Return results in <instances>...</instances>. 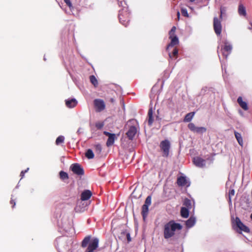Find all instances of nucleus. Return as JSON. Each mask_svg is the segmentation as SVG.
I'll return each instance as SVG.
<instances>
[{
  "mask_svg": "<svg viewBox=\"0 0 252 252\" xmlns=\"http://www.w3.org/2000/svg\"><path fill=\"white\" fill-rule=\"evenodd\" d=\"M182 226L174 220H170L166 223L163 227V236L165 239H168L174 236L176 230H181Z\"/></svg>",
  "mask_w": 252,
  "mask_h": 252,
  "instance_id": "obj_1",
  "label": "nucleus"
},
{
  "mask_svg": "<svg viewBox=\"0 0 252 252\" xmlns=\"http://www.w3.org/2000/svg\"><path fill=\"white\" fill-rule=\"evenodd\" d=\"M91 236L89 235L84 238L81 243V247L86 248L88 246L85 252H95L98 247L99 240L95 238L91 240Z\"/></svg>",
  "mask_w": 252,
  "mask_h": 252,
  "instance_id": "obj_2",
  "label": "nucleus"
},
{
  "mask_svg": "<svg viewBox=\"0 0 252 252\" xmlns=\"http://www.w3.org/2000/svg\"><path fill=\"white\" fill-rule=\"evenodd\" d=\"M130 12L127 7H125L120 10L119 19L120 22L125 27H126L130 21Z\"/></svg>",
  "mask_w": 252,
  "mask_h": 252,
  "instance_id": "obj_3",
  "label": "nucleus"
},
{
  "mask_svg": "<svg viewBox=\"0 0 252 252\" xmlns=\"http://www.w3.org/2000/svg\"><path fill=\"white\" fill-rule=\"evenodd\" d=\"M176 30V27L173 26L169 32V38L171 39V42L167 46V50H169L170 47H172L179 43L178 38L175 34Z\"/></svg>",
  "mask_w": 252,
  "mask_h": 252,
  "instance_id": "obj_4",
  "label": "nucleus"
},
{
  "mask_svg": "<svg viewBox=\"0 0 252 252\" xmlns=\"http://www.w3.org/2000/svg\"><path fill=\"white\" fill-rule=\"evenodd\" d=\"M233 226L238 232L244 231L249 232L250 229L244 225L238 217H236L234 221L233 222Z\"/></svg>",
  "mask_w": 252,
  "mask_h": 252,
  "instance_id": "obj_5",
  "label": "nucleus"
},
{
  "mask_svg": "<svg viewBox=\"0 0 252 252\" xmlns=\"http://www.w3.org/2000/svg\"><path fill=\"white\" fill-rule=\"evenodd\" d=\"M159 147L162 152V156L166 158L168 157L170 148V142L166 139L162 141L160 143Z\"/></svg>",
  "mask_w": 252,
  "mask_h": 252,
  "instance_id": "obj_6",
  "label": "nucleus"
},
{
  "mask_svg": "<svg viewBox=\"0 0 252 252\" xmlns=\"http://www.w3.org/2000/svg\"><path fill=\"white\" fill-rule=\"evenodd\" d=\"M223 45L221 46V50L222 55L225 58H226L231 53L232 46L230 42L226 40L223 41Z\"/></svg>",
  "mask_w": 252,
  "mask_h": 252,
  "instance_id": "obj_7",
  "label": "nucleus"
},
{
  "mask_svg": "<svg viewBox=\"0 0 252 252\" xmlns=\"http://www.w3.org/2000/svg\"><path fill=\"white\" fill-rule=\"evenodd\" d=\"M222 19L215 17L213 20V28L215 32L217 35H220L222 31L221 22Z\"/></svg>",
  "mask_w": 252,
  "mask_h": 252,
  "instance_id": "obj_8",
  "label": "nucleus"
},
{
  "mask_svg": "<svg viewBox=\"0 0 252 252\" xmlns=\"http://www.w3.org/2000/svg\"><path fill=\"white\" fill-rule=\"evenodd\" d=\"M94 105L96 112H100L105 109V104L102 99H95L94 100Z\"/></svg>",
  "mask_w": 252,
  "mask_h": 252,
  "instance_id": "obj_9",
  "label": "nucleus"
},
{
  "mask_svg": "<svg viewBox=\"0 0 252 252\" xmlns=\"http://www.w3.org/2000/svg\"><path fill=\"white\" fill-rule=\"evenodd\" d=\"M188 127L189 129L192 132L199 134L203 133L205 132L207 130L206 128L205 127L196 126L195 125L192 123H189L188 125Z\"/></svg>",
  "mask_w": 252,
  "mask_h": 252,
  "instance_id": "obj_10",
  "label": "nucleus"
},
{
  "mask_svg": "<svg viewBox=\"0 0 252 252\" xmlns=\"http://www.w3.org/2000/svg\"><path fill=\"white\" fill-rule=\"evenodd\" d=\"M70 168L71 171L75 174L80 176L83 175L84 174L83 168L79 163L72 164Z\"/></svg>",
  "mask_w": 252,
  "mask_h": 252,
  "instance_id": "obj_11",
  "label": "nucleus"
},
{
  "mask_svg": "<svg viewBox=\"0 0 252 252\" xmlns=\"http://www.w3.org/2000/svg\"><path fill=\"white\" fill-rule=\"evenodd\" d=\"M137 133V128L135 126H130L126 133V134L129 140H132Z\"/></svg>",
  "mask_w": 252,
  "mask_h": 252,
  "instance_id": "obj_12",
  "label": "nucleus"
},
{
  "mask_svg": "<svg viewBox=\"0 0 252 252\" xmlns=\"http://www.w3.org/2000/svg\"><path fill=\"white\" fill-rule=\"evenodd\" d=\"M193 162L196 166L199 167H202L205 165V160L199 157L194 158Z\"/></svg>",
  "mask_w": 252,
  "mask_h": 252,
  "instance_id": "obj_13",
  "label": "nucleus"
},
{
  "mask_svg": "<svg viewBox=\"0 0 252 252\" xmlns=\"http://www.w3.org/2000/svg\"><path fill=\"white\" fill-rule=\"evenodd\" d=\"M92 195V193L90 190H85L81 194V199L82 201L88 200L91 197Z\"/></svg>",
  "mask_w": 252,
  "mask_h": 252,
  "instance_id": "obj_14",
  "label": "nucleus"
},
{
  "mask_svg": "<svg viewBox=\"0 0 252 252\" xmlns=\"http://www.w3.org/2000/svg\"><path fill=\"white\" fill-rule=\"evenodd\" d=\"M237 102L240 107L245 111L249 109V107L247 103L243 100V98L241 96H239L237 99Z\"/></svg>",
  "mask_w": 252,
  "mask_h": 252,
  "instance_id": "obj_15",
  "label": "nucleus"
},
{
  "mask_svg": "<svg viewBox=\"0 0 252 252\" xmlns=\"http://www.w3.org/2000/svg\"><path fill=\"white\" fill-rule=\"evenodd\" d=\"M77 104V101L75 98L65 100V104L66 106L70 108L74 107Z\"/></svg>",
  "mask_w": 252,
  "mask_h": 252,
  "instance_id": "obj_16",
  "label": "nucleus"
},
{
  "mask_svg": "<svg viewBox=\"0 0 252 252\" xmlns=\"http://www.w3.org/2000/svg\"><path fill=\"white\" fill-rule=\"evenodd\" d=\"M238 12L240 16L246 17L247 15L245 7L242 3L239 4L238 9Z\"/></svg>",
  "mask_w": 252,
  "mask_h": 252,
  "instance_id": "obj_17",
  "label": "nucleus"
},
{
  "mask_svg": "<svg viewBox=\"0 0 252 252\" xmlns=\"http://www.w3.org/2000/svg\"><path fill=\"white\" fill-rule=\"evenodd\" d=\"M148 125H149V126H151L154 122L153 111L152 110V108H150L149 109L148 112Z\"/></svg>",
  "mask_w": 252,
  "mask_h": 252,
  "instance_id": "obj_18",
  "label": "nucleus"
},
{
  "mask_svg": "<svg viewBox=\"0 0 252 252\" xmlns=\"http://www.w3.org/2000/svg\"><path fill=\"white\" fill-rule=\"evenodd\" d=\"M187 183V180L185 177L180 176L177 178V184L179 186H185L186 185Z\"/></svg>",
  "mask_w": 252,
  "mask_h": 252,
  "instance_id": "obj_19",
  "label": "nucleus"
},
{
  "mask_svg": "<svg viewBox=\"0 0 252 252\" xmlns=\"http://www.w3.org/2000/svg\"><path fill=\"white\" fill-rule=\"evenodd\" d=\"M149 206L147 205H143L142 207V212L141 214L143 218V219L145 220L146 217L147 216L148 211H149Z\"/></svg>",
  "mask_w": 252,
  "mask_h": 252,
  "instance_id": "obj_20",
  "label": "nucleus"
},
{
  "mask_svg": "<svg viewBox=\"0 0 252 252\" xmlns=\"http://www.w3.org/2000/svg\"><path fill=\"white\" fill-rule=\"evenodd\" d=\"M194 114H195L194 112H190V113H189L187 114H186L184 118V122H190L191 121V120L192 119L193 117H194Z\"/></svg>",
  "mask_w": 252,
  "mask_h": 252,
  "instance_id": "obj_21",
  "label": "nucleus"
},
{
  "mask_svg": "<svg viewBox=\"0 0 252 252\" xmlns=\"http://www.w3.org/2000/svg\"><path fill=\"white\" fill-rule=\"evenodd\" d=\"M195 222V218L193 217H190L189 219L187 220L186 224L188 227H191L194 225Z\"/></svg>",
  "mask_w": 252,
  "mask_h": 252,
  "instance_id": "obj_22",
  "label": "nucleus"
},
{
  "mask_svg": "<svg viewBox=\"0 0 252 252\" xmlns=\"http://www.w3.org/2000/svg\"><path fill=\"white\" fill-rule=\"evenodd\" d=\"M181 215L184 218H187L189 216V209L186 207H182L181 209Z\"/></svg>",
  "mask_w": 252,
  "mask_h": 252,
  "instance_id": "obj_23",
  "label": "nucleus"
},
{
  "mask_svg": "<svg viewBox=\"0 0 252 252\" xmlns=\"http://www.w3.org/2000/svg\"><path fill=\"white\" fill-rule=\"evenodd\" d=\"M116 139V135L115 134H113L111 136H109L108 137L107 141L106 142V145L107 147H110L113 145L115 140Z\"/></svg>",
  "mask_w": 252,
  "mask_h": 252,
  "instance_id": "obj_24",
  "label": "nucleus"
},
{
  "mask_svg": "<svg viewBox=\"0 0 252 252\" xmlns=\"http://www.w3.org/2000/svg\"><path fill=\"white\" fill-rule=\"evenodd\" d=\"M235 138H236L238 143L240 145L242 146L243 144V139L241 136V134L236 131H235L234 132Z\"/></svg>",
  "mask_w": 252,
  "mask_h": 252,
  "instance_id": "obj_25",
  "label": "nucleus"
},
{
  "mask_svg": "<svg viewBox=\"0 0 252 252\" xmlns=\"http://www.w3.org/2000/svg\"><path fill=\"white\" fill-rule=\"evenodd\" d=\"M64 137L62 135H60L59 137H57V138L56 140V144L57 145H59L61 144H63L64 143Z\"/></svg>",
  "mask_w": 252,
  "mask_h": 252,
  "instance_id": "obj_26",
  "label": "nucleus"
},
{
  "mask_svg": "<svg viewBox=\"0 0 252 252\" xmlns=\"http://www.w3.org/2000/svg\"><path fill=\"white\" fill-rule=\"evenodd\" d=\"M85 156L88 159H92L94 158V153L91 149H88L87 151Z\"/></svg>",
  "mask_w": 252,
  "mask_h": 252,
  "instance_id": "obj_27",
  "label": "nucleus"
},
{
  "mask_svg": "<svg viewBox=\"0 0 252 252\" xmlns=\"http://www.w3.org/2000/svg\"><path fill=\"white\" fill-rule=\"evenodd\" d=\"M183 205L186 207L187 208L191 209V201L188 198H186L184 200Z\"/></svg>",
  "mask_w": 252,
  "mask_h": 252,
  "instance_id": "obj_28",
  "label": "nucleus"
},
{
  "mask_svg": "<svg viewBox=\"0 0 252 252\" xmlns=\"http://www.w3.org/2000/svg\"><path fill=\"white\" fill-rule=\"evenodd\" d=\"M59 174L60 177L62 180H65L68 179V175L67 173L63 171H60Z\"/></svg>",
  "mask_w": 252,
  "mask_h": 252,
  "instance_id": "obj_29",
  "label": "nucleus"
},
{
  "mask_svg": "<svg viewBox=\"0 0 252 252\" xmlns=\"http://www.w3.org/2000/svg\"><path fill=\"white\" fill-rule=\"evenodd\" d=\"M178 54V50L176 48H174L172 53H169V56L170 58H177V56Z\"/></svg>",
  "mask_w": 252,
  "mask_h": 252,
  "instance_id": "obj_30",
  "label": "nucleus"
},
{
  "mask_svg": "<svg viewBox=\"0 0 252 252\" xmlns=\"http://www.w3.org/2000/svg\"><path fill=\"white\" fill-rule=\"evenodd\" d=\"M90 82L94 85V87H96L98 85V82L95 78V77L94 75H91L90 76Z\"/></svg>",
  "mask_w": 252,
  "mask_h": 252,
  "instance_id": "obj_31",
  "label": "nucleus"
},
{
  "mask_svg": "<svg viewBox=\"0 0 252 252\" xmlns=\"http://www.w3.org/2000/svg\"><path fill=\"white\" fill-rule=\"evenodd\" d=\"M94 150L96 153H97L98 154H100L102 150L101 146L100 144H96L94 146Z\"/></svg>",
  "mask_w": 252,
  "mask_h": 252,
  "instance_id": "obj_32",
  "label": "nucleus"
},
{
  "mask_svg": "<svg viewBox=\"0 0 252 252\" xmlns=\"http://www.w3.org/2000/svg\"><path fill=\"white\" fill-rule=\"evenodd\" d=\"M151 197L150 196H148L145 200L144 205H147L148 206L150 205L151 204Z\"/></svg>",
  "mask_w": 252,
  "mask_h": 252,
  "instance_id": "obj_33",
  "label": "nucleus"
},
{
  "mask_svg": "<svg viewBox=\"0 0 252 252\" xmlns=\"http://www.w3.org/2000/svg\"><path fill=\"white\" fill-rule=\"evenodd\" d=\"M104 126V123L103 122H97L95 123V127L98 129H101Z\"/></svg>",
  "mask_w": 252,
  "mask_h": 252,
  "instance_id": "obj_34",
  "label": "nucleus"
},
{
  "mask_svg": "<svg viewBox=\"0 0 252 252\" xmlns=\"http://www.w3.org/2000/svg\"><path fill=\"white\" fill-rule=\"evenodd\" d=\"M181 13H182V15L185 16V17H189V14L188 13V11L185 8H182L181 9Z\"/></svg>",
  "mask_w": 252,
  "mask_h": 252,
  "instance_id": "obj_35",
  "label": "nucleus"
},
{
  "mask_svg": "<svg viewBox=\"0 0 252 252\" xmlns=\"http://www.w3.org/2000/svg\"><path fill=\"white\" fill-rule=\"evenodd\" d=\"M225 9L224 7H221L220 9V15L219 18L222 19V15L225 13Z\"/></svg>",
  "mask_w": 252,
  "mask_h": 252,
  "instance_id": "obj_36",
  "label": "nucleus"
},
{
  "mask_svg": "<svg viewBox=\"0 0 252 252\" xmlns=\"http://www.w3.org/2000/svg\"><path fill=\"white\" fill-rule=\"evenodd\" d=\"M63 1L70 9L72 7V5L70 0H63Z\"/></svg>",
  "mask_w": 252,
  "mask_h": 252,
  "instance_id": "obj_37",
  "label": "nucleus"
},
{
  "mask_svg": "<svg viewBox=\"0 0 252 252\" xmlns=\"http://www.w3.org/2000/svg\"><path fill=\"white\" fill-rule=\"evenodd\" d=\"M29 168H28L25 170H23L21 171L20 173V176L21 177V178H23L24 177L25 174L28 171Z\"/></svg>",
  "mask_w": 252,
  "mask_h": 252,
  "instance_id": "obj_38",
  "label": "nucleus"
},
{
  "mask_svg": "<svg viewBox=\"0 0 252 252\" xmlns=\"http://www.w3.org/2000/svg\"><path fill=\"white\" fill-rule=\"evenodd\" d=\"M235 194V191H234V189H230L229 191V197H230L231 196H233Z\"/></svg>",
  "mask_w": 252,
  "mask_h": 252,
  "instance_id": "obj_39",
  "label": "nucleus"
},
{
  "mask_svg": "<svg viewBox=\"0 0 252 252\" xmlns=\"http://www.w3.org/2000/svg\"><path fill=\"white\" fill-rule=\"evenodd\" d=\"M103 133L106 136H108V137H109V136H111L112 135H113L114 134L113 133H110L109 132H107V131H104Z\"/></svg>",
  "mask_w": 252,
  "mask_h": 252,
  "instance_id": "obj_40",
  "label": "nucleus"
},
{
  "mask_svg": "<svg viewBox=\"0 0 252 252\" xmlns=\"http://www.w3.org/2000/svg\"><path fill=\"white\" fill-rule=\"evenodd\" d=\"M10 204L12 205V207L13 208L16 204L15 200L11 198V200H10Z\"/></svg>",
  "mask_w": 252,
  "mask_h": 252,
  "instance_id": "obj_41",
  "label": "nucleus"
},
{
  "mask_svg": "<svg viewBox=\"0 0 252 252\" xmlns=\"http://www.w3.org/2000/svg\"><path fill=\"white\" fill-rule=\"evenodd\" d=\"M126 237H127V240L128 242L130 241L131 239H130V235L129 233H127L126 234Z\"/></svg>",
  "mask_w": 252,
  "mask_h": 252,
  "instance_id": "obj_42",
  "label": "nucleus"
},
{
  "mask_svg": "<svg viewBox=\"0 0 252 252\" xmlns=\"http://www.w3.org/2000/svg\"><path fill=\"white\" fill-rule=\"evenodd\" d=\"M110 101L112 103H114V102H115V99H114V98H111L110 99Z\"/></svg>",
  "mask_w": 252,
  "mask_h": 252,
  "instance_id": "obj_43",
  "label": "nucleus"
},
{
  "mask_svg": "<svg viewBox=\"0 0 252 252\" xmlns=\"http://www.w3.org/2000/svg\"><path fill=\"white\" fill-rule=\"evenodd\" d=\"M177 16H178V20H179L180 17V13L179 12H177Z\"/></svg>",
  "mask_w": 252,
  "mask_h": 252,
  "instance_id": "obj_44",
  "label": "nucleus"
},
{
  "mask_svg": "<svg viewBox=\"0 0 252 252\" xmlns=\"http://www.w3.org/2000/svg\"><path fill=\"white\" fill-rule=\"evenodd\" d=\"M250 25H251V27H249V29L250 30H252V23H251Z\"/></svg>",
  "mask_w": 252,
  "mask_h": 252,
  "instance_id": "obj_45",
  "label": "nucleus"
},
{
  "mask_svg": "<svg viewBox=\"0 0 252 252\" xmlns=\"http://www.w3.org/2000/svg\"><path fill=\"white\" fill-rule=\"evenodd\" d=\"M250 218H251V219L252 220V214H251V215Z\"/></svg>",
  "mask_w": 252,
  "mask_h": 252,
  "instance_id": "obj_46",
  "label": "nucleus"
}]
</instances>
